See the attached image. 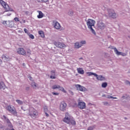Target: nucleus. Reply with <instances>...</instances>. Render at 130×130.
<instances>
[{
  "instance_id": "f257e3e1",
  "label": "nucleus",
  "mask_w": 130,
  "mask_h": 130,
  "mask_svg": "<svg viewBox=\"0 0 130 130\" xmlns=\"http://www.w3.org/2000/svg\"><path fill=\"white\" fill-rule=\"evenodd\" d=\"M28 115L30 116L31 118L35 119L37 118L39 115V113L38 111L34 108H30L28 110Z\"/></svg>"
},
{
  "instance_id": "f03ea898",
  "label": "nucleus",
  "mask_w": 130,
  "mask_h": 130,
  "mask_svg": "<svg viewBox=\"0 0 130 130\" xmlns=\"http://www.w3.org/2000/svg\"><path fill=\"white\" fill-rule=\"evenodd\" d=\"M5 109L7 110L9 113H11L14 116H18V112L16 110V108H15L13 106L8 105L6 107Z\"/></svg>"
},
{
  "instance_id": "7ed1b4c3",
  "label": "nucleus",
  "mask_w": 130,
  "mask_h": 130,
  "mask_svg": "<svg viewBox=\"0 0 130 130\" xmlns=\"http://www.w3.org/2000/svg\"><path fill=\"white\" fill-rule=\"evenodd\" d=\"M71 119H72V117H71V115H70V114H69V113H66L65 114V117L63 119V122H65L68 124H70V122Z\"/></svg>"
},
{
  "instance_id": "20e7f679",
  "label": "nucleus",
  "mask_w": 130,
  "mask_h": 130,
  "mask_svg": "<svg viewBox=\"0 0 130 130\" xmlns=\"http://www.w3.org/2000/svg\"><path fill=\"white\" fill-rule=\"evenodd\" d=\"M0 4L3 7L6 12L10 11V7L9 5L3 0H0Z\"/></svg>"
},
{
  "instance_id": "39448f33",
  "label": "nucleus",
  "mask_w": 130,
  "mask_h": 130,
  "mask_svg": "<svg viewBox=\"0 0 130 130\" xmlns=\"http://www.w3.org/2000/svg\"><path fill=\"white\" fill-rule=\"evenodd\" d=\"M54 44L55 46H56V47H57L58 48H64V47H67V46L63 42H55L54 43Z\"/></svg>"
},
{
  "instance_id": "423d86ee",
  "label": "nucleus",
  "mask_w": 130,
  "mask_h": 130,
  "mask_svg": "<svg viewBox=\"0 0 130 130\" xmlns=\"http://www.w3.org/2000/svg\"><path fill=\"white\" fill-rule=\"evenodd\" d=\"M52 89H53V90L58 89L59 91H61L62 92H63V93H67V91L64 89V88L63 87L60 86V85L56 84L52 86Z\"/></svg>"
},
{
  "instance_id": "0eeeda50",
  "label": "nucleus",
  "mask_w": 130,
  "mask_h": 130,
  "mask_svg": "<svg viewBox=\"0 0 130 130\" xmlns=\"http://www.w3.org/2000/svg\"><path fill=\"white\" fill-rule=\"evenodd\" d=\"M17 52L18 54H19L20 55H23L24 56L27 54L26 50H25V49H24L23 48H19L17 49Z\"/></svg>"
},
{
  "instance_id": "6e6552de",
  "label": "nucleus",
  "mask_w": 130,
  "mask_h": 130,
  "mask_svg": "<svg viewBox=\"0 0 130 130\" xmlns=\"http://www.w3.org/2000/svg\"><path fill=\"white\" fill-rule=\"evenodd\" d=\"M67 103L64 102H61L60 104L59 109L61 111H66L67 110Z\"/></svg>"
},
{
  "instance_id": "1a4fd4ad",
  "label": "nucleus",
  "mask_w": 130,
  "mask_h": 130,
  "mask_svg": "<svg viewBox=\"0 0 130 130\" xmlns=\"http://www.w3.org/2000/svg\"><path fill=\"white\" fill-rule=\"evenodd\" d=\"M86 24L88 26V28H91V27H93L95 25V20L91 19H88Z\"/></svg>"
},
{
  "instance_id": "9d476101",
  "label": "nucleus",
  "mask_w": 130,
  "mask_h": 130,
  "mask_svg": "<svg viewBox=\"0 0 130 130\" xmlns=\"http://www.w3.org/2000/svg\"><path fill=\"white\" fill-rule=\"evenodd\" d=\"M108 12L109 17H111V18H113V19H115V18H116V14L114 13V10L109 9Z\"/></svg>"
},
{
  "instance_id": "9b49d317",
  "label": "nucleus",
  "mask_w": 130,
  "mask_h": 130,
  "mask_svg": "<svg viewBox=\"0 0 130 130\" xmlns=\"http://www.w3.org/2000/svg\"><path fill=\"white\" fill-rule=\"evenodd\" d=\"M78 107L80 108V109H85L86 108V103L84 102H80L78 104Z\"/></svg>"
},
{
  "instance_id": "f8f14e48",
  "label": "nucleus",
  "mask_w": 130,
  "mask_h": 130,
  "mask_svg": "<svg viewBox=\"0 0 130 130\" xmlns=\"http://www.w3.org/2000/svg\"><path fill=\"white\" fill-rule=\"evenodd\" d=\"M53 25L55 29H57V30L60 29V24H59V23H58L57 21H54L53 22Z\"/></svg>"
},
{
  "instance_id": "ddd939ff",
  "label": "nucleus",
  "mask_w": 130,
  "mask_h": 130,
  "mask_svg": "<svg viewBox=\"0 0 130 130\" xmlns=\"http://www.w3.org/2000/svg\"><path fill=\"white\" fill-rule=\"evenodd\" d=\"M76 88H77V90H78V91H81V92H84V91H85V90H86V88L85 87H84L83 86H81L80 84H77L75 86Z\"/></svg>"
},
{
  "instance_id": "4468645a",
  "label": "nucleus",
  "mask_w": 130,
  "mask_h": 130,
  "mask_svg": "<svg viewBox=\"0 0 130 130\" xmlns=\"http://www.w3.org/2000/svg\"><path fill=\"white\" fill-rule=\"evenodd\" d=\"M114 52H115L117 55H122V56H125L126 55V53L118 51V50H117V49H116V48H114Z\"/></svg>"
},
{
  "instance_id": "2eb2a0df",
  "label": "nucleus",
  "mask_w": 130,
  "mask_h": 130,
  "mask_svg": "<svg viewBox=\"0 0 130 130\" xmlns=\"http://www.w3.org/2000/svg\"><path fill=\"white\" fill-rule=\"evenodd\" d=\"M97 26L99 29H104V27H105L104 23H103V22H102L101 21L98 22Z\"/></svg>"
},
{
  "instance_id": "dca6fc26",
  "label": "nucleus",
  "mask_w": 130,
  "mask_h": 130,
  "mask_svg": "<svg viewBox=\"0 0 130 130\" xmlns=\"http://www.w3.org/2000/svg\"><path fill=\"white\" fill-rule=\"evenodd\" d=\"M95 77L98 81H105L106 80L105 78L102 75H97Z\"/></svg>"
},
{
  "instance_id": "f3484780",
  "label": "nucleus",
  "mask_w": 130,
  "mask_h": 130,
  "mask_svg": "<svg viewBox=\"0 0 130 130\" xmlns=\"http://www.w3.org/2000/svg\"><path fill=\"white\" fill-rule=\"evenodd\" d=\"M51 76H50V79H56V77H55V70H52L51 71Z\"/></svg>"
},
{
  "instance_id": "a211bd4d",
  "label": "nucleus",
  "mask_w": 130,
  "mask_h": 130,
  "mask_svg": "<svg viewBox=\"0 0 130 130\" xmlns=\"http://www.w3.org/2000/svg\"><path fill=\"white\" fill-rule=\"evenodd\" d=\"M77 71L78 74H80V75H84V74H85L84 70H83L82 68H77Z\"/></svg>"
},
{
  "instance_id": "6ab92c4d",
  "label": "nucleus",
  "mask_w": 130,
  "mask_h": 130,
  "mask_svg": "<svg viewBox=\"0 0 130 130\" xmlns=\"http://www.w3.org/2000/svg\"><path fill=\"white\" fill-rule=\"evenodd\" d=\"M6 88H7V86H6L5 83H4L3 82H0V89L5 90V89H6Z\"/></svg>"
},
{
  "instance_id": "aec40b11",
  "label": "nucleus",
  "mask_w": 130,
  "mask_h": 130,
  "mask_svg": "<svg viewBox=\"0 0 130 130\" xmlns=\"http://www.w3.org/2000/svg\"><path fill=\"white\" fill-rule=\"evenodd\" d=\"M38 13H39V15L37 16L38 19H41L43 18L44 14L42 12H41V11H38Z\"/></svg>"
},
{
  "instance_id": "412c9836",
  "label": "nucleus",
  "mask_w": 130,
  "mask_h": 130,
  "mask_svg": "<svg viewBox=\"0 0 130 130\" xmlns=\"http://www.w3.org/2000/svg\"><path fill=\"white\" fill-rule=\"evenodd\" d=\"M6 121H7V123H8V126L10 128H13V124H12V123L11 122V121H10V119H7Z\"/></svg>"
},
{
  "instance_id": "4be33fe9",
  "label": "nucleus",
  "mask_w": 130,
  "mask_h": 130,
  "mask_svg": "<svg viewBox=\"0 0 130 130\" xmlns=\"http://www.w3.org/2000/svg\"><path fill=\"white\" fill-rule=\"evenodd\" d=\"M38 33L42 38H44V37H45V35H44V32L43 31L39 30Z\"/></svg>"
},
{
  "instance_id": "5701e85b",
  "label": "nucleus",
  "mask_w": 130,
  "mask_h": 130,
  "mask_svg": "<svg viewBox=\"0 0 130 130\" xmlns=\"http://www.w3.org/2000/svg\"><path fill=\"white\" fill-rule=\"evenodd\" d=\"M82 47V44L80 43H75V48H80Z\"/></svg>"
},
{
  "instance_id": "b1692460",
  "label": "nucleus",
  "mask_w": 130,
  "mask_h": 130,
  "mask_svg": "<svg viewBox=\"0 0 130 130\" xmlns=\"http://www.w3.org/2000/svg\"><path fill=\"white\" fill-rule=\"evenodd\" d=\"M86 74L88 76V77H90V76H94V77L97 76V74L94 73L93 72H87Z\"/></svg>"
},
{
  "instance_id": "393cba45",
  "label": "nucleus",
  "mask_w": 130,
  "mask_h": 130,
  "mask_svg": "<svg viewBox=\"0 0 130 130\" xmlns=\"http://www.w3.org/2000/svg\"><path fill=\"white\" fill-rule=\"evenodd\" d=\"M70 123H71L72 125H76V121L73 119H71L70 120Z\"/></svg>"
},
{
  "instance_id": "a878e982",
  "label": "nucleus",
  "mask_w": 130,
  "mask_h": 130,
  "mask_svg": "<svg viewBox=\"0 0 130 130\" xmlns=\"http://www.w3.org/2000/svg\"><path fill=\"white\" fill-rule=\"evenodd\" d=\"M31 87L34 88V89H36V88H37V84H36V83L35 82H32L31 84Z\"/></svg>"
},
{
  "instance_id": "bb28decb",
  "label": "nucleus",
  "mask_w": 130,
  "mask_h": 130,
  "mask_svg": "<svg viewBox=\"0 0 130 130\" xmlns=\"http://www.w3.org/2000/svg\"><path fill=\"white\" fill-rule=\"evenodd\" d=\"M88 28L90 29V30L91 31L92 33L93 34H94V35H96V32L95 31V30H94V29H93L92 26L91 27H88Z\"/></svg>"
},
{
  "instance_id": "cd10ccee",
  "label": "nucleus",
  "mask_w": 130,
  "mask_h": 130,
  "mask_svg": "<svg viewBox=\"0 0 130 130\" xmlns=\"http://www.w3.org/2000/svg\"><path fill=\"white\" fill-rule=\"evenodd\" d=\"M16 102H17V103H18V104H19V105H22L23 104V101L19 100H16Z\"/></svg>"
},
{
  "instance_id": "c85d7f7f",
  "label": "nucleus",
  "mask_w": 130,
  "mask_h": 130,
  "mask_svg": "<svg viewBox=\"0 0 130 130\" xmlns=\"http://www.w3.org/2000/svg\"><path fill=\"white\" fill-rule=\"evenodd\" d=\"M102 88H106L107 87V83L104 82L102 84Z\"/></svg>"
},
{
  "instance_id": "c756f323",
  "label": "nucleus",
  "mask_w": 130,
  "mask_h": 130,
  "mask_svg": "<svg viewBox=\"0 0 130 130\" xmlns=\"http://www.w3.org/2000/svg\"><path fill=\"white\" fill-rule=\"evenodd\" d=\"M44 112H48V108H47V106H45L44 107Z\"/></svg>"
},
{
  "instance_id": "7c9ffc66",
  "label": "nucleus",
  "mask_w": 130,
  "mask_h": 130,
  "mask_svg": "<svg viewBox=\"0 0 130 130\" xmlns=\"http://www.w3.org/2000/svg\"><path fill=\"white\" fill-rule=\"evenodd\" d=\"M9 27H12L13 26H14V22L13 21H10L9 22Z\"/></svg>"
},
{
  "instance_id": "2f4dec72",
  "label": "nucleus",
  "mask_w": 130,
  "mask_h": 130,
  "mask_svg": "<svg viewBox=\"0 0 130 130\" xmlns=\"http://www.w3.org/2000/svg\"><path fill=\"white\" fill-rule=\"evenodd\" d=\"M14 20L15 22H19L20 21V20L19 19V18H18V17L14 18Z\"/></svg>"
},
{
  "instance_id": "473e14b6",
  "label": "nucleus",
  "mask_w": 130,
  "mask_h": 130,
  "mask_svg": "<svg viewBox=\"0 0 130 130\" xmlns=\"http://www.w3.org/2000/svg\"><path fill=\"white\" fill-rule=\"evenodd\" d=\"M95 127H94V126H89L88 128V130H93L94 129Z\"/></svg>"
},
{
  "instance_id": "72a5a7b5",
  "label": "nucleus",
  "mask_w": 130,
  "mask_h": 130,
  "mask_svg": "<svg viewBox=\"0 0 130 130\" xmlns=\"http://www.w3.org/2000/svg\"><path fill=\"white\" fill-rule=\"evenodd\" d=\"M80 43L82 44V46H83V44H86V41H82Z\"/></svg>"
},
{
  "instance_id": "f704fd0d",
  "label": "nucleus",
  "mask_w": 130,
  "mask_h": 130,
  "mask_svg": "<svg viewBox=\"0 0 130 130\" xmlns=\"http://www.w3.org/2000/svg\"><path fill=\"white\" fill-rule=\"evenodd\" d=\"M52 94L53 95H55V96H57V95H59V93H57V92H52Z\"/></svg>"
},
{
  "instance_id": "c9c22d12",
  "label": "nucleus",
  "mask_w": 130,
  "mask_h": 130,
  "mask_svg": "<svg viewBox=\"0 0 130 130\" xmlns=\"http://www.w3.org/2000/svg\"><path fill=\"white\" fill-rule=\"evenodd\" d=\"M26 52L28 54H31V50H30V49H27Z\"/></svg>"
},
{
  "instance_id": "e433bc0d",
  "label": "nucleus",
  "mask_w": 130,
  "mask_h": 130,
  "mask_svg": "<svg viewBox=\"0 0 130 130\" xmlns=\"http://www.w3.org/2000/svg\"><path fill=\"white\" fill-rule=\"evenodd\" d=\"M29 38H31V39H34L35 37L33 35H29Z\"/></svg>"
},
{
  "instance_id": "4c0bfd02",
  "label": "nucleus",
  "mask_w": 130,
  "mask_h": 130,
  "mask_svg": "<svg viewBox=\"0 0 130 130\" xmlns=\"http://www.w3.org/2000/svg\"><path fill=\"white\" fill-rule=\"evenodd\" d=\"M73 14H74V12L73 11L69 12V15H70V16H72Z\"/></svg>"
},
{
  "instance_id": "58836bf2",
  "label": "nucleus",
  "mask_w": 130,
  "mask_h": 130,
  "mask_svg": "<svg viewBox=\"0 0 130 130\" xmlns=\"http://www.w3.org/2000/svg\"><path fill=\"white\" fill-rule=\"evenodd\" d=\"M24 31L25 32V33L28 34V29L27 28H24Z\"/></svg>"
},
{
  "instance_id": "ea45409f",
  "label": "nucleus",
  "mask_w": 130,
  "mask_h": 130,
  "mask_svg": "<svg viewBox=\"0 0 130 130\" xmlns=\"http://www.w3.org/2000/svg\"><path fill=\"white\" fill-rule=\"evenodd\" d=\"M107 98L108 99H111V98H113V96H111V95H108L107 96Z\"/></svg>"
},
{
  "instance_id": "a19ab883",
  "label": "nucleus",
  "mask_w": 130,
  "mask_h": 130,
  "mask_svg": "<svg viewBox=\"0 0 130 130\" xmlns=\"http://www.w3.org/2000/svg\"><path fill=\"white\" fill-rule=\"evenodd\" d=\"M42 3H47L48 2V0H41Z\"/></svg>"
},
{
  "instance_id": "79ce46f5",
  "label": "nucleus",
  "mask_w": 130,
  "mask_h": 130,
  "mask_svg": "<svg viewBox=\"0 0 130 130\" xmlns=\"http://www.w3.org/2000/svg\"><path fill=\"white\" fill-rule=\"evenodd\" d=\"M45 113L46 116H47V117H48V116H49V114H48V113H47V112H45Z\"/></svg>"
},
{
  "instance_id": "37998d69",
  "label": "nucleus",
  "mask_w": 130,
  "mask_h": 130,
  "mask_svg": "<svg viewBox=\"0 0 130 130\" xmlns=\"http://www.w3.org/2000/svg\"><path fill=\"white\" fill-rule=\"evenodd\" d=\"M103 103H104V105H108V102H105Z\"/></svg>"
},
{
  "instance_id": "c03bdc74",
  "label": "nucleus",
  "mask_w": 130,
  "mask_h": 130,
  "mask_svg": "<svg viewBox=\"0 0 130 130\" xmlns=\"http://www.w3.org/2000/svg\"><path fill=\"white\" fill-rule=\"evenodd\" d=\"M2 58L3 59L5 58V59H7V57L6 56H5L4 55H3L2 56Z\"/></svg>"
},
{
  "instance_id": "a18cd8bd",
  "label": "nucleus",
  "mask_w": 130,
  "mask_h": 130,
  "mask_svg": "<svg viewBox=\"0 0 130 130\" xmlns=\"http://www.w3.org/2000/svg\"><path fill=\"white\" fill-rule=\"evenodd\" d=\"M22 21L23 23H26V21L25 20L22 19Z\"/></svg>"
},
{
  "instance_id": "49530a36",
  "label": "nucleus",
  "mask_w": 130,
  "mask_h": 130,
  "mask_svg": "<svg viewBox=\"0 0 130 130\" xmlns=\"http://www.w3.org/2000/svg\"><path fill=\"white\" fill-rule=\"evenodd\" d=\"M3 117H4V118L5 119H7V116L4 115V116H3Z\"/></svg>"
},
{
  "instance_id": "de8ad7c7",
  "label": "nucleus",
  "mask_w": 130,
  "mask_h": 130,
  "mask_svg": "<svg viewBox=\"0 0 130 130\" xmlns=\"http://www.w3.org/2000/svg\"><path fill=\"white\" fill-rule=\"evenodd\" d=\"M29 89H30V88L29 87H27L26 88V90H29Z\"/></svg>"
},
{
  "instance_id": "09e8293b",
  "label": "nucleus",
  "mask_w": 130,
  "mask_h": 130,
  "mask_svg": "<svg viewBox=\"0 0 130 130\" xmlns=\"http://www.w3.org/2000/svg\"><path fill=\"white\" fill-rule=\"evenodd\" d=\"M28 78H29V80H32V77L29 76Z\"/></svg>"
},
{
  "instance_id": "8fccbe9b",
  "label": "nucleus",
  "mask_w": 130,
  "mask_h": 130,
  "mask_svg": "<svg viewBox=\"0 0 130 130\" xmlns=\"http://www.w3.org/2000/svg\"><path fill=\"white\" fill-rule=\"evenodd\" d=\"M112 98V99H117V98H116V97H113Z\"/></svg>"
},
{
  "instance_id": "3c124183",
  "label": "nucleus",
  "mask_w": 130,
  "mask_h": 130,
  "mask_svg": "<svg viewBox=\"0 0 130 130\" xmlns=\"http://www.w3.org/2000/svg\"><path fill=\"white\" fill-rule=\"evenodd\" d=\"M2 62H3V61H2V59H0V64L1 63H2Z\"/></svg>"
},
{
  "instance_id": "603ef678",
  "label": "nucleus",
  "mask_w": 130,
  "mask_h": 130,
  "mask_svg": "<svg viewBox=\"0 0 130 130\" xmlns=\"http://www.w3.org/2000/svg\"><path fill=\"white\" fill-rule=\"evenodd\" d=\"M126 82H127V83L129 85H130V82H129V81H127Z\"/></svg>"
},
{
  "instance_id": "864d4df0",
  "label": "nucleus",
  "mask_w": 130,
  "mask_h": 130,
  "mask_svg": "<svg viewBox=\"0 0 130 130\" xmlns=\"http://www.w3.org/2000/svg\"><path fill=\"white\" fill-rule=\"evenodd\" d=\"M4 23L6 24V23H7V21H4Z\"/></svg>"
},
{
  "instance_id": "5fc2aeb1",
  "label": "nucleus",
  "mask_w": 130,
  "mask_h": 130,
  "mask_svg": "<svg viewBox=\"0 0 130 130\" xmlns=\"http://www.w3.org/2000/svg\"><path fill=\"white\" fill-rule=\"evenodd\" d=\"M20 24H22V22L21 21H20Z\"/></svg>"
},
{
  "instance_id": "6e6d98bb",
  "label": "nucleus",
  "mask_w": 130,
  "mask_h": 130,
  "mask_svg": "<svg viewBox=\"0 0 130 130\" xmlns=\"http://www.w3.org/2000/svg\"><path fill=\"white\" fill-rule=\"evenodd\" d=\"M124 96H122V98H123Z\"/></svg>"
}]
</instances>
